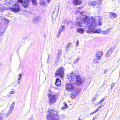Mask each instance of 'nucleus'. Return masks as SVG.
Wrapping results in <instances>:
<instances>
[{
  "label": "nucleus",
  "instance_id": "obj_7",
  "mask_svg": "<svg viewBox=\"0 0 120 120\" xmlns=\"http://www.w3.org/2000/svg\"><path fill=\"white\" fill-rule=\"evenodd\" d=\"M49 104L50 105L54 104L56 101V98L55 96L52 94L49 95Z\"/></svg>",
  "mask_w": 120,
  "mask_h": 120
},
{
  "label": "nucleus",
  "instance_id": "obj_12",
  "mask_svg": "<svg viewBox=\"0 0 120 120\" xmlns=\"http://www.w3.org/2000/svg\"><path fill=\"white\" fill-rule=\"evenodd\" d=\"M115 49V47H112L110 48L107 51L106 55V56L107 57H109L110 56Z\"/></svg>",
  "mask_w": 120,
  "mask_h": 120
},
{
  "label": "nucleus",
  "instance_id": "obj_18",
  "mask_svg": "<svg viewBox=\"0 0 120 120\" xmlns=\"http://www.w3.org/2000/svg\"><path fill=\"white\" fill-rule=\"evenodd\" d=\"M55 84L57 86H60L61 84L60 80L58 78H57L56 80Z\"/></svg>",
  "mask_w": 120,
  "mask_h": 120
},
{
  "label": "nucleus",
  "instance_id": "obj_27",
  "mask_svg": "<svg viewBox=\"0 0 120 120\" xmlns=\"http://www.w3.org/2000/svg\"><path fill=\"white\" fill-rule=\"evenodd\" d=\"M15 106V102H14L12 103L10 107V109L13 110L14 109V107Z\"/></svg>",
  "mask_w": 120,
  "mask_h": 120
},
{
  "label": "nucleus",
  "instance_id": "obj_55",
  "mask_svg": "<svg viewBox=\"0 0 120 120\" xmlns=\"http://www.w3.org/2000/svg\"><path fill=\"white\" fill-rule=\"evenodd\" d=\"M96 62L99 63V62H97V61H96Z\"/></svg>",
  "mask_w": 120,
  "mask_h": 120
},
{
  "label": "nucleus",
  "instance_id": "obj_6",
  "mask_svg": "<svg viewBox=\"0 0 120 120\" xmlns=\"http://www.w3.org/2000/svg\"><path fill=\"white\" fill-rule=\"evenodd\" d=\"M59 9L58 8L57 9H55L54 11L52 12V20L53 23H54L55 21L56 18L57 16L58 13Z\"/></svg>",
  "mask_w": 120,
  "mask_h": 120
},
{
  "label": "nucleus",
  "instance_id": "obj_32",
  "mask_svg": "<svg viewBox=\"0 0 120 120\" xmlns=\"http://www.w3.org/2000/svg\"><path fill=\"white\" fill-rule=\"evenodd\" d=\"M68 108V106H64L61 108V110H64L65 109H67Z\"/></svg>",
  "mask_w": 120,
  "mask_h": 120
},
{
  "label": "nucleus",
  "instance_id": "obj_38",
  "mask_svg": "<svg viewBox=\"0 0 120 120\" xmlns=\"http://www.w3.org/2000/svg\"><path fill=\"white\" fill-rule=\"evenodd\" d=\"M62 51L60 49L58 51V55H59L60 54H61L62 53Z\"/></svg>",
  "mask_w": 120,
  "mask_h": 120
},
{
  "label": "nucleus",
  "instance_id": "obj_35",
  "mask_svg": "<svg viewBox=\"0 0 120 120\" xmlns=\"http://www.w3.org/2000/svg\"><path fill=\"white\" fill-rule=\"evenodd\" d=\"M44 1L43 0H42L40 1V3L41 5H42L44 4Z\"/></svg>",
  "mask_w": 120,
  "mask_h": 120
},
{
  "label": "nucleus",
  "instance_id": "obj_41",
  "mask_svg": "<svg viewBox=\"0 0 120 120\" xmlns=\"http://www.w3.org/2000/svg\"><path fill=\"white\" fill-rule=\"evenodd\" d=\"M79 41L78 40H77V42H76V46H77L79 45Z\"/></svg>",
  "mask_w": 120,
  "mask_h": 120
},
{
  "label": "nucleus",
  "instance_id": "obj_48",
  "mask_svg": "<svg viewBox=\"0 0 120 120\" xmlns=\"http://www.w3.org/2000/svg\"><path fill=\"white\" fill-rule=\"evenodd\" d=\"M93 101H95L96 100V98H94L92 99Z\"/></svg>",
  "mask_w": 120,
  "mask_h": 120
},
{
  "label": "nucleus",
  "instance_id": "obj_50",
  "mask_svg": "<svg viewBox=\"0 0 120 120\" xmlns=\"http://www.w3.org/2000/svg\"><path fill=\"white\" fill-rule=\"evenodd\" d=\"M19 80H18V83L19 84H20V82L19 81Z\"/></svg>",
  "mask_w": 120,
  "mask_h": 120
},
{
  "label": "nucleus",
  "instance_id": "obj_52",
  "mask_svg": "<svg viewBox=\"0 0 120 120\" xmlns=\"http://www.w3.org/2000/svg\"><path fill=\"white\" fill-rule=\"evenodd\" d=\"M29 120H34L33 118H31Z\"/></svg>",
  "mask_w": 120,
  "mask_h": 120
},
{
  "label": "nucleus",
  "instance_id": "obj_34",
  "mask_svg": "<svg viewBox=\"0 0 120 120\" xmlns=\"http://www.w3.org/2000/svg\"><path fill=\"white\" fill-rule=\"evenodd\" d=\"M114 13L113 12H110V13L109 16L111 18H112V17H113V14Z\"/></svg>",
  "mask_w": 120,
  "mask_h": 120
},
{
  "label": "nucleus",
  "instance_id": "obj_37",
  "mask_svg": "<svg viewBox=\"0 0 120 120\" xmlns=\"http://www.w3.org/2000/svg\"><path fill=\"white\" fill-rule=\"evenodd\" d=\"M98 24L99 25H101L102 24V22L101 20L98 21Z\"/></svg>",
  "mask_w": 120,
  "mask_h": 120
},
{
  "label": "nucleus",
  "instance_id": "obj_47",
  "mask_svg": "<svg viewBox=\"0 0 120 120\" xmlns=\"http://www.w3.org/2000/svg\"><path fill=\"white\" fill-rule=\"evenodd\" d=\"M104 105H102V104H101L99 107H100V108H101L103 106H104Z\"/></svg>",
  "mask_w": 120,
  "mask_h": 120
},
{
  "label": "nucleus",
  "instance_id": "obj_29",
  "mask_svg": "<svg viewBox=\"0 0 120 120\" xmlns=\"http://www.w3.org/2000/svg\"><path fill=\"white\" fill-rule=\"evenodd\" d=\"M22 74H19L18 75V80H20L22 78Z\"/></svg>",
  "mask_w": 120,
  "mask_h": 120
},
{
  "label": "nucleus",
  "instance_id": "obj_28",
  "mask_svg": "<svg viewBox=\"0 0 120 120\" xmlns=\"http://www.w3.org/2000/svg\"><path fill=\"white\" fill-rule=\"evenodd\" d=\"M32 4L33 5H37V3L36 0H31Z\"/></svg>",
  "mask_w": 120,
  "mask_h": 120
},
{
  "label": "nucleus",
  "instance_id": "obj_40",
  "mask_svg": "<svg viewBox=\"0 0 120 120\" xmlns=\"http://www.w3.org/2000/svg\"><path fill=\"white\" fill-rule=\"evenodd\" d=\"M18 2L20 3H23V0H17Z\"/></svg>",
  "mask_w": 120,
  "mask_h": 120
},
{
  "label": "nucleus",
  "instance_id": "obj_15",
  "mask_svg": "<svg viewBox=\"0 0 120 120\" xmlns=\"http://www.w3.org/2000/svg\"><path fill=\"white\" fill-rule=\"evenodd\" d=\"M77 75L74 73H71L70 74V77L72 79H73V80L76 81V79H77Z\"/></svg>",
  "mask_w": 120,
  "mask_h": 120
},
{
  "label": "nucleus",
  "instance_id": "obj_16",
  "mask_svg": "<svg viewBox=\"0 0 120 120\" xmlns=\"http://www.w3.org/2000/svg\"><path fill=\"white\" fill-rule=\"evenodd\" d=\"M65 30V26H61L59 29V31L57 34V36L59 37L62 31H64Z\"/></svg>",
  "mask_w": 120,
  "mask_h": 120
},
{
  "label": "nucleus",
  "instance_id": "obj_57",
  "mask_svg": "<svg viewBox=\"0 0 120 120\" xmlns=\"http://www.w3.org/2000/svg\"><path fill=\"white\" fill-rule=\"evenodd\" d=\"M0 65H1V64H0Z\"/></svg>",
  "mask_w": 120,
  "mask_h": 120
},
{
  "label": "nucleus",
  "instance_id": "obj_53",
  "mask_svg": "<svg viewBox=\"0 0 120 120\" xmlns=\"http://www.w3.org/2000/svg\"><path fill=\"white\" fill-rule=\"evenodd\" d=\"M78 120H81V119L80 117L79 118Z\"/></svg>",
  "mask_w": 120,
  "mask_h": 120
},
{
  "label": "nucleus",
  "instance_id": "obj_49",
  "mask_svg": "<svg viewBox=\"0 0 120 120\" xmlns=\"http://www.w3.org/2000/svg\"><path fill=\"white\" fill-rule=\"evenodd\" d=\"M3 118L2 117L0 116V120H3Z\"/></svg>",
  "mask_w": 120,
  "mask_h": 120
},
{
  "label": "nucleus",
  "instance_id": "obj_14",
  "mask_svg": "<svg viewBox=\"0 0 120 120\" xmlns=\"http://www.w3.org/2000/svg\"><path fill=\"white\" fill-rule=\"evenodd\" d=\"M30 2V0H26L25 1L23 4V6L26 8H29V4Z\"/></svg>",
  "mask_w": 120,
  "mask_h": 120
},
{
  "label": "nucleus",
  "instance_id": "obj_11",
  "mask_svg": "<svg viewBox=\"0 0 120 120\" xmlns=\"http://www.w3.org/2000/svg\"><path fill=\"white\" fill-rule=\"evenodd\" d=\"M103 54L102 51H99L96 54V58L94 59V60H99L100 59L101 56Z\"/></svg>",
  "mask_w": 120,
  "mask_h": 120
},
{
  "label": "nucleus",
  "instance_id": "obj_56",
  "mask_svg": "<svg viewBox=\"0 0 120 120\" xmlns=\"http://www.w3.org/2000/svg\"><path fill=\"white\" fill-rule=\"evenodd\" d=\"M96 60H94V61H96Z\"/></svg>",
  "mask_w": 120,
  "mask_h": 120
},
{
  "label": "nucleus",
  "instance_id": "obj_22",
  "mask_svg": "<svg viewBox=\"0 0 120 120\" xmlns=\"http://www.w3.org/2000/svg\"><path fill=\"white\" fill-rule=\"evenodd\" d=\"M41 19L40 18L38 17H36L34 19V21L35 22H37L40 21Z\"/></svg>",
  "mask_w": 120,
  "mask_h": 120
},
{
  "label": "nucleus",
  "instance_id": "obj_5",
  "mask_svg": "<svg viewBox=\"0 0 120 120\" xmlns=\"http://www.w3.org/2000/svg\"><path fill=\"white\" fill-rule=\"evenodd\" d=\"M55 76H59L62 78L64 75V71L63 68L60 67L57 70L55 73Z\"/></svg>",
  "mask_w": 120,
  "mask_h": 120
},
{
  "label": "nucleus",
  "instance_id": "obj_26",
  "mask_svg": "<svg viewBox=\"0 0 120 120\" xmlns=\"http://www.w3.org/2000/svg\"><path fill=\"white\" fill-rule=\"evenodd\" d=\"M5 2L7 3L12 4L13 3V2L11 0H5Z\"/></svg>",
  "mask_w": 120,
  "mask_h": 120
},
{
  "label": "nucleus",
  "instance_id": "obj_31",
  "mask_svg": "<svg viewBox=\"0 0 120 120\" xmlns=\"http://www.w3.org/2000/svg\"><path fill=\"white\" fill-rule=\"evenodd\" d=\"M80 59V58L79 57H78L77 59H76L74 62V64H75L76 63H77L78 61Z\"/></svg>",
  "mask_w": 120,
  "mask_h": 120
},
{
  "label": "nucleus",
  "instance_id": "obj_19",
  "mask_svg": "<svg viewBox=\"0 0 120 120\" xmlns=\"http://www.w3.org/2000/svg\"><path fill=\"white\" fill-rule=\"evenodd\" d=\"M73 2L74 4L78 5L81 4V1L80 0H74Z\"/></svg>",
  "mask_w": 120,
  "mask_h": 120
},
{
  "label": "nucleus",
  "instance_id": "obj_33",
  "mask_svg": "<svg viewBox=\"0 0 120 120\" xmlns=\"http://www.w3.org/2000/svg\"><path fill=\"white\" fill-rule=\"evenodd\" d=\"M101 108H100V107H98V108L96 110L94 111V112H93V113H91L90 114V115H91L92 114H93L94 113H95L97 112Z\"/></svg>",
  "mask_w": 120,
  "mask_h": 120
},
{
  "label": "nucleus",
  "instance_id": "obj_3",
  "mask_svg": "<svg viewBox=\"0 0 120 120\" xmlns=\"http://www.w3.org/2000/svg\"><path fill=\"white\" fill-rule=\"evenodd\" d=\"M111 28H109L108 29L105 31H101L100 29H94L92 28H89L87 30V32L88 33L92 34L93 33H101L102 34H109L110 32V30Z\"/></svg>",
  "mask_w": 120,
  "mask_h": 120
},
{
  "label": "nucleus",
  "instance_id": "obj_25",
  "mask_svg": "<svg viewBox=\"0 0 120 120\" xmlns=\"http://www.w3.org/2000/svg\"><path fill=\"white\" fill-rule=\"evenodd\" d=\"M4 7L1 4H0V11L1 12L3 11L4 10Z\"/></svg>",
  "mask_w": 120,
  "mask_h": 120
},
{
  "label": "nucleus",
  "instance_id": "obj_2",
  "mask_svg": "<svg viewBox=\"0 0 120 120\" xmlns=\"http://www.w3.org/2000/svg\"><path fill=\"white\" fill-rule=\"evenodd\" d=\"M56 116L58 117L59 115L55 110L51 109L48 111L47 118L48 120H61L57 118H56Z\"/></svg>",
  "mask_w": 120,
  "mask_h": 120
},
{
  "label": "nucleus",
  "instance_id": "obj_21",
  "mask_svg": "<svg viewBox=\"0 0 120 120\" xmlns=\"http://www.w3.org/2000/svg\"><path fill=\"white\" fill-rule=\"evenodd\" d=\"M77 31L81 34H83L84 32V29L82 28H78L77 30Z\"/></svg>",
  "mask_w": 120,
  "mask_h": 120
},
{
  "label": "nucleus",
  "instance_id": "obj_8",
  "mask_svg": "<svg viewBox=\"0 0 120 120\" xmlns=\"http://www.w3.org/2000/svg\"><path fill=\"white\" fill-rule=\"evenodd\" d=\"M79 92V91L78 89H74L71 93V98L73 99L75 98Z\"/></svg>",
  "mask_w": 120,
  "mask_h": 120
},
{
  "label": "nucleus",
  "instance_id": "obj_23",
  "mask_svg": "<svg viewBox=\"0 0 120 120\" xmlns=\"http://www.w3.org/2000/svg\"><path fill=\"white\" fill-rule=\"evenodd\" d=\"M71 43L70 42H69L68 43L66 47V49L67 50H68L69 49V48L71 46Z\"/></svg>",
  "mask_w": 120,
  "mask_h": 120
},
{
  "label": "nucleus",
  "instance_id": "obj_36",
  "mask_svg": "<svg viewBox=\"0 0 120 120\" xmlns=\"http://www.w3.org/2000/svg\"><path fill=\"white\" fill-rule=\"evenodd\" d=\"M105 100V99L104 98H103V99L98 103V104H100L102 102L104 101Z\"/></svg>",
  "mask_w": 120,
  "mask_h": 120
},
{
  "label": "nucleus",
  "instance_id": "obj_43",
  "mask_svg": "<svg viewBox=\"0 0 120 120\" xmlns=\"http://www.w3.org/2000/svg\"><path fill=\"white\" fill-rule=\"evenodd\" d=\"M15 92L14 91H11L10 93L11 94H14L15 93Z\"/></svg>",
  "mask_w": 120,
  "mask_h": 120
},
{
  "label": "nucleus",
  "instance_id": "obj_10",
  "mask_svg": "<svg viewBox=\"0 0 120 120\" xmlns=\"http://www.w3.org/2000/svg\"><path fill=\"white\" fill-rule=\"evenodd\" d=\"M76 24L78 26L80 27L82 26V21L81 16H79L76 18Z\"/></svg>",
  "mask_w": 120,
  "mask_h": 120
},
{
  "label": "nucleus",
  "instance_id": "obj_51",
  "mask_svg": "<svg viewBox=\"0 0 120 120\" xmlns=\"http://www.w3.org/2000/svg\"><path fill=\"white\" fill-rule=\"evenodd\" d=\"M51 0H47V2L48 3H49Z\"/></svg>",
  "mask_w": 120,
  "mask_h": 120
},
{
  "label": "nucleus",
  "instance_id": "obj_39",
  "mask_svg": "<svg viewBox=\"0 0 120 120\" xmlns=\"http://www.w3.org/2000/svg\"><path fill=\"white\" fill-rule=\"evenodd\" d=\"M113 17L115 18H116L117 17V15L115 13H114L113 14Z\"/></svg>",
  "mask_w": 120,
  "mask_h": 120
},
{
  "label": "nucleus",
  "instance_id": "obj_42",
  "mask_svg": "<svg viewBox=\"0 0 120 120\" xmlns=\"http://www.w3.org/2000/svg\"><path fill=\"white\" fill-rule=\"evenodd\" d=\"M114 85H115L114 83H113L111 85V87L112 89V87H114Z\"/></svg>",
  "mask_w": 120,
  "mask_h": 120
},
{
  "label": "nucleus",
  "instance_id": "obj_46",
  "mask_svg": "<svg viewBox=\"0 0 120 120\" xmlns=\"http://www.w3.org/2000/svg\"><path fill=\"white\" fill-rule=\"evenodd\" d=\"M107 72L108 71L107 70H105L104 71V73L105 74L107 73Z\"/></svg>",
  "mask_w": 120,
  "mask_h": 120
},
{
  "label": "nucleus",
  "instance_id": "obj_17",
  "mask_svg": "<svg viewBox=\"0 0 120 120\" xmlns=\"http://www.w3.org/2000/svg\"><path fill=\"white\" fill-rule=\"evenodd\" d=\"M83 7H79L78 9V11L79 12L80 14L81 15H84V14H85L86 12L85 11H82L83 10Z\"/></svg>",
  "mask_w": 120,
  "mask_h": 120
},
{
  "label": "nucleus",
  "instance_id": "obj_45",
  "mask_svg": "<svg viewBox=\"0 0 120 120\" xmlns=\"http://www.w3.org/2000/svg\"><path fill=\"white\" fill-rule=\"evenodd\" d=\"M49 56H48V60H47V62L48 63H49Z\"/></svg>",
  "mask_w": 120,
  "mask_h": 120
},
{
  "label": "nucleus",
  "instance_id": "obj_30",
  "mask_svg": "<svg viewBox=\"0 0 120 120\" xmlns=\"http://www.w3.org/2000/svg\"><path fill=\"white\" fill-rule=\"evenodd\" d=\"M57 113L59 114L58 113H57ZM59 117H57L56 116V118H57L58 119H59L58 118H61V119H63L64 117V115H60V116H59Z\"/></svg>",
  "mask_w": 120,
  "mask_h": 120
},
{
  "label": "nucleus",
  "instance_id": "obj_54",
  "mask_svg": "<svg viewBox=\"0 0 120 120\" xmlns=\"http://www.w3.org/2000/svg\"><path fill=\"white\" fill-rule=\"evenodd\" d=\"M95 119V118H94L93 120H94Z\"/></svg>",
  "mask_w": 120,
  "mask_h": 120
},
{
  "label": "nucleus",
  "instance_id": "obj_1",
  "mask_svg": "<svg viewBox=\"0 0 120 120\" xmlns=\"http://www.w3.org/2000/svg\"><path fill=\"white\" fill-rule=\"evenodd\" d=\"M95 19L93 17L90 18L88 16H85L84 18L83 22L84 23L86 24L87 25H90L89 27L87 28L86 31L87 32V30L89 28H92L95 29L94 28L98 25V24L95 21Z\"/></svg>",
  "mask_w": 120,
  "mask_h": 120
},
{
  "label": "nucleus",
  "instance_id": "obj_20",
  "mask_svg": "<svg viewBox=\"0 0 120 120\" xmlns=\"http://www.w3.org/2000/svg\"><path fill=\"white\" fill-rule=\"evenodd\" d=\"M97 3L96 1H93L89 3L90 5H92L94 7L97 4Z\"/></svg>",
  "mask_w": 120,
  "mask_h": 120
},
{
  "label": "nucleus",
  "instance_id": "obj_13",
  "mask_svg": "<svg viewBox=\"0 0 120 120\" xmlns=\"http://www.w3.org/2000/svg\"><path fill=\"white\" fill-rule=\"evenodd\" d=\"M76 80V83L79 86L81 85L83 82L82 80L80 79V76L79 75H77V79Z\"/></svg>",
  "mask_w": 120,
  "mask_h": 120
},
{
  "label": "nucleus",
  "instance_id": "obj_9",
  "mask_svg": "<svg viewBox=\"0 0 120 120\" xmlns=\"http://www.w3.org/2000/svg\"><path fill=\"white\" fill-rule=\"evenodd\" d=\"M11 10L14 12H16L19 11L20 10V5L17 3L14 4V7L11 8Z\"/></svg>",
  "mask_w": 120,
  "mask_h": 120
},
{
  "label": "nucleus",
  "instance_id": "obj_44",
  "mask_svg": "<svg viewBox=\"0 0 120 120\" xmlns=\"http://www.w3.org/2000/svg\"><path fill=\"white\" fill-rule=\"evenodd\" d=\"M64 105V106H68L67 104L65 102H64L63 103Z\"/></svg>",
  "mask_w": 120,
  "mask_h": 120
},
{
  "label": "nucleus",
  "instance_id": "obj_24",
  "mask_svg": "<svg viewBox=\"0 0 120 120\" xmlns=\"http://www.w3.org/2000/svg\"><path fill=\"white\" fill-rule=\"evenodd\" d=\"M12 110H11L10 109L8 111V112L7 113H6L5 115V116L6 117H7L11 113Z\"/></svg>",
  "mask_w": 120,
  "mask_h": 120
},
{
  "label": "nucleus",
  "instance_id": "obj_4",
  "mask_svg": "<svg viewBox=\"0 0 120 120\" xmlns=\"http://www.w3.org/2000/svg\"><path fill=\"white\" fill-rule=\"evenodd\" d=\"M76 84L74 82L66 84L65 86L66 90L68 92L71 91L74 88Z\"/></svg>",
  "mask_w": 120,
  "mask_h": 120
}]
</instances>
